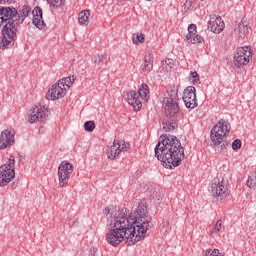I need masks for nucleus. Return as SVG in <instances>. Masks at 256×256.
I'll use <instances>...</instances> for the list:
<instances>
[{
	"mask_svg": "<svg viewBox=\"0 0 256 256\" xmlns=\"http://www.w3.org/2000/svg\"><path fill=\"white\" fill-rule=\"evenodd\" d=\"M110 231L106 233V241L112 247L121 245L123 241L127 245H135L145 239L149 229L153 227L151 216L146 204H139L134 214H129L127 208L112 211L110 214Z\"/></svg>",
	"mask_w": 256,
	"mask_h": 256,
	"instance_id": "nucleus-1",
	"label": "nucleus"
},
{
	"mask_svg": "<svg viewBox=\"0 0 256 256\" xmlns=\"http://www.w3.org/2000/svg\"><path fill=\"white\" fill-rule=\"evenodd\" d=\"M31 15V6L0 7V49H11L15 45L17 33L27 17Z\"/></svg>",
	"mask_w": 256,
	"mask_h": 256,
	"instance_id": "nucleus-2",
	"label": "nucleus"
},
{
	"mask_svg": "<svg viewBox=\"0 0 256 256\" xmlns=\"http://www.w3.org/2000/svg\"><path fill=\"white\" fill-rule=\"evenodd\" d=\"M154 151L155 157L161 161L166 169L179 167L181 161L185 159V149L181 146V141L175 136L162 135Z\"/></svg>",
	"mask_w": 256,
	"mask_h": 256,
	"instance_id": "nucleus-3",
	"label": "nucleus"
},
{
	"mask_svg": "<svg viewBox=\"0 0 256 256\" xmlns=\"http://www.w3.org/2000/svg\"><path fill=\"white\" fill-rule=\"evenodd\" d=\"M231 132V124L225 120H219L210 132V139L220 152L227 151L229 144L225 138Z\"/></svg>",
	"mask_w": 256,
	"mask_h": 256,
	"instance_id": "nucleus-4",
	"label": "nucleus"
},
{
	"mask_svg": "<svg viewBox=\"0 0 256 256\" xmlns=\"http://www.w3.org/2000/svg\"><path fill=\"white\" fill-rule=\"evenodd\" d=\"M164 115L173 119V117H181L179 110V94L177 90H169L163 98Z\"/></svg>",
	"mask_w": 256,
	"mask_h": 256,
	"instance_id": "nucleus-5",
	"label": "nucleus"
},
{
	"mask_svg": "<svg viewBox=\"0 0 256 256\" xmlns=\"http://www.w3.org/2000/svg\"><path fill=\"white\" fill-rule=\"evenodd\" d=\"M141 99L143 101H148L149 99V86L147 84H142L138 89V92L130 91L127 96V102L135 111H140L143 104L141 103Z\"/></svg>",
	"mask_w": 256,
	"mask_h": 256,
	"instance_id": "nucleus-6",
	"label": "nucleus"
},
{
	"mask_svg": "<svg viewBox=\"0 0 256 256\" xmlns=\"http://www.w3.org/2000/svg\"><path fill=\"white\" fill-rule=\"evenodd\" d=\"M15 179V156H10L8 161L0 167V187L9 185Z\"/></svg>",
	"mask_w": 256,
	"mask_h": 256,
	"instance_id": "nucleus-7",
	"label": "nucleus"
},
{
	"mask_svg": "<svg viewBox=\"0 0 256 256\" xmlns=\"http://www.w3.org/2000/svg\"><path fill=\"white\" fill-rule=\"evenodd\" d=\"M210 191L217 201L227 199L229 196V186L227 180L223 178H214L210 184Z\"/></svg>",
	"mask_w": 256,
	"mask_h": 256,
	"instance_id": "nucleus-8",
	"label": "nucleus"
},
{
	"mask_svg": "<svg viewBox=\"0 0 256 256\" xmlns=\"http://www.w3.org/2000/svg\"><path fill=\"white\" fill-rule=\"evenodd\" d=\"M47 117H49V108L43 105H34L32 108L28 111L26 120L28 123H43L47 121Z\"/></svg>",
	"mask_w": 256,
	"mask_h": 256,
	"instance_id": "nucleus-9",
	"label": "nucleus"
},
{
	"mask_svg": "<svg viewBox=\"0 0 256 256\" xmlns=\"http://www.w3.org/2000/svg\"><path fill=\"white\" fill-rule=\"evenodd\" d=\"M73 174V164L68 161H62L58 167V178L60 187H65L67 183H69V179H71V175Z\"/></svg>",
	"mask_w": 256,
	"mask_h": 256,
	"instance_id": "nucleus-10",
	"label": "nucleus"
},
{
	"mask_svg": "<svg viewBox=\"0 0 256 256\" xmlns=\"http://www.w3.org/2000/svg\"><path fill=\"white\" fill-rule=\"evenodd\" d=\"M251 57V48L247 46L238 48L234 54L233 60L235 67H243L244 65H248Z\"/></svg>",
	"mask_w": 256,
	"mask_h": 256,
	"instance_id": "nucleus-11",
	"label": "nucleus"
},
{
	"mask_svg": "<svg viewBox=\"0 0 256 256\" xmlns=\"http://www.w3.org/2000/svg\"><path fill=\"white\" fill-rule=\"evenodd\" d=\"M65 95H67V88H63L60 82H56L47 91L46 99L48 101H57V99H63Z\"/></svg>",
	"mask_w": 256,
	"mask_h": 256,
	"instance_id": "nucleus-12",
	"label": "nucleus"
},
{
	"mask_svg": "<svg viewBox=\"0 0 256 256\" xmlns=\"http://www.w3.org/2000/svg\"><path fill=\"white\" fill-rule=\"evenodd\" d=\"M182 99L187 109H195L197 107V93L194 86L185 88Z\"/></svg>",
	"mask_w": 256,
	"mask_h": 256,
	"instance_id": "nucleus-13",
	"label": "nucleus"
},
{
	"mask_svg": "<svg viewBox=\"0 0 256 256\" xmlns=\"http://www.w3.org/2000/svg\"><path fill=\"white\" fill-rule=\"evenodd\" d=\"M129 147V143L125 141L117 142L116 140H114L113 145L107 152L108 159H110L111 161H115V159L119 157L121 151H129Z\"/></svg>",
	"mask_w": 256,
	"mask_h": 256,
	"instance_id": "nucleus-14",
	"label": "nucleus"
},
{
	"mask_svg": "<svg viewBox=\"0 0 256 256\" xmlns=\"http://www.w3.org/2000/svg\"><path fill=\"white\" fill-rule=\"evenodd\" d=\"M15 144V130L6 129L0 134V149H9Z\"/></svg>",
	"mask_w": 256,
	"mask_h": 256,
	"instance_id": "nucleus-15",
	"label": "nucleus"
},
{
	"mask_svg": "<svg viewBox=\"0 0 256 256\" xmlns=\"http://www.w3.org/2000/svg\"><path fill=\"white\" fill-rule=\"evenodd\" d=\"M208 29L212 31V33L219 35V33L225 29V22H223L221 17L212 15L210 16V20L208 22Z\"/></svg>",
	"mask_w": 256,
	"mask_h": 256,
	"instance_id": "nucleus-16",
	"label": "nucleus"
},
{
	"mask_svg": "<svg viewBox=\"0 0 256 256\" xmlns=\"http://www.w3.org/2000/svg\"><path fill=\"white\" fill-rule=\"evenodd\" d=\"M186 39L193 45H195V43H204L205 41L202 36L197 34V25L195 24H190L188 26V34L186 35Z\"/></svg>",
	"mask_w": 256,
	"mask_h": 256,
	"instance_id": "nucleus-17",
	"label": "nucleus"
},
{
	"mask_svg": "<svg viewBox=\"0 0 256 256\" xmlns=\"http://www.w3.org/2000/svg\"><path fill=\"white\" fill-rule=\"evenodd\" d=\"M32 13L34 15L33 24L35 27L43 29L45 27V21H43V10L41 7L37 6Z\"/></svg>",
	"mask_w": 256,
	"mask_h": 256,
	"instance_id": "nucleus-18",
	"label": "nucleus"
},
{
	"mask_svg": "<svg viewBox=\"0 0 256 256\" xmlns=\"http://www.w3.org/2000/svg\"><path fill=\"white\" fill-rule=\"evenodd\" d=\"M153 69V54L148 52L144 57V62L141 65V70L144 73H149Z\"/></svg>",
	"mask_w": 256,
	"mask_h": 256,
	"instance_id": "nucleus-19",
	"label": "nucleus"
},
{
	"mask_svg": "<svg viewBox=\"0 0 256 256\" xmlns=\"http://www.w3.org/2000/svg\"><path fill=\"white\" fill-rule=\"evenodd\" d=\"M109 59L107 54H97L94 56V63L100 67V69H103V67L107 66Z\"/></svg>",
	"mask_w": 256,
	"mask_h": 256,
	"instance_id": "nucleus-20",
	"label": "nucleus"
},
{
	"mask_svg": "<svg viewBox=\"0 0 256 256\" xmlns=\"http://www.w3.org/2000/svg\"><path fill=\"white\" fill-rule=\"evenodd\" d=\"M163 130L166 132V133H169L171 131H175L178 127V124L176 123L175 120L173 119H168V120H165L163 123Z\"/></svg>",
	"mask_w": 256,
	"mask_h": 256,
	"instance_id": "nucleus-21",
	"label": "nucleus"
},
{
	"mask_svg": "<svg viewBox=\"0 0 256 256\" xmlns=\"http://www.w3.org/2000/svg\"><path fill=\"white\" fill-rule=\"evenodd\" d=\"M57 82L60 83L62 88L66 89V91H67V89H70L71 85H73V83H75V76H68V77L58 80Z\"/></svg>",
	"mask_w": 256,
	"mask_h": 256,
	"instance_id": "nucleus-22",
	"label": "nucleus"
},
{
	"mask_svg": "<svg viewBox=\"0 0 256 256\" xmlns=\"http://www.w3.org/2000/svg\"><path fill=\"white\" fill-rule=\"evenodd\" d=\"M235 33L240 37H245L249 33V27L243 22H239L235 27Z\"/></svg>",
	"mask_w": 256,
	"mask_h": 256,
	"instance_id": "nucleus-23",
	"label": "nucleus"
},
{
	"mask_svg": "<svg viewBox=\"0 0 256 256\" xmlns=\"http://www.w3.org/2000/svg\"><path fill=\"white\" fill-rule=\"evenodd\" d=\"M89 17H91V12L89 10H84L78 14V21L80 25H89Z\"/></svg>",
	"mask_w": 256,
	"mask_h": 256,
	"instance_id": "nucleus-24",
	"label": "nucleus"
},
{
	"mask_svg": "<svg viewBox=\"0 0 256 256\" xmlns=\"http://www.w3.org/2000/svg\"><path fill=\"white\" fill-rule=\"evenodd\" d=\"M47 3L51 9H61L65 4V0H47Z\"/></svg>",
	"mask_w": 256,
	"mask_h": 256,
	"instance_id": "nucleus-25",
	"label": "nucleus"
},
{
	"mask_svg": "<svg viewBox=\"0 0 256 256\" xmlns=\"http://www.w3.org/2000/svg\"><path fill=\"white\" fill-rule=\"evenodd\" d=\"M132 41L135 45H139V43H145V34L143 33L134 34Z\"/></svg>",
	"mask_w": 256,
	"mask_h": 256,
	"instance_id": "nucleus-26",
	"label": "nucleus"
},
{
	"mask_svg": "<svg viewBox=\"0 0 256 256\" xmlns=\"http://www.w3.org/2000/svg\"><path fill=\"white\" fill-rule=\"evenodd\" d=\"M246 185L249 189H256V173L248 177Z\"/></svg>",
	"mask_w": 256,
	"mask_h": 256,
	"instance_id": "nucleus-27",
	"label": "nucleus"
},
{
	"mask_svg": "<svg viewBox=\"0 0 256 256\" xmlns=\"http://www.w3.org/2000/svg\"><path fill=\"white\" fill-rule=\"evenodd\" d=\"M84 129L85 131H88V133H93V131H95V122L94 121L85 122Z\"/></svg>",
	"mask_w": 256,
	"mask_h": 256,
	"instance_id": "nucleus-28",
	"label": "nucleus"
},
{
	"mask_svg": "<svg viewBox=\"0 0 256 256\" xmlns=\"http://www.w3.org/2000/svg\"><path fill=\"white\" fill-rule=\"evenodd\" d=\"M219 249H207L203 251V256H219Z\"/></svg>",
	"mask_w": 256,
	"mask_h": 256,
	"instance_id": "nucleus-29",
	"label": "nucleus"
},
{
	"mask_svg": "<svg viewBox=\"0 0 256 256\" xmlns=\"http://www.w3.org/2000/svg\"><path fill=\"white\" fill-rule=\"evenodd\" d=\"M189 79L193 85H197L199 83V74L197 72H191Z\"/></svg>",
	"mask_w": 256,
	"mask_h": 256,
	"instance_id": "nucleus-30",
	"label": "nucleus"
},
{
	"mask_svg": "<svg viewBox=\"0 0 256 256\" xmlns=\"http://www.w3.org/2000/svg\"><path fill=\"white\" fill-rule=\"evenodd\" d=\"M241 145H242L241 140L236 139V140L232 143V149H234V151H237V149H241Z\"/></svg>",
	"mask_w": 256,
	"mask_h": 256,
	"instance_id": "nucleus-31",
	"label": "nucleus"
},
{
	"mask_svg": "<svg viewBox=\"0 0 256 256\" xmlns=\"http://www.w3.org/2000/svg\"><path fill=\"white\" fill-rule=\"evenodd\" d=\"M221 231V220H218L213 226L212 233H219Z\"/></svg>",
	"mask_w": 256,
	"mask_h": 256,
	"instance_id": "nucleus-32",
	"label": "nucleus"
},
{
	"mask_svg": "<svg viewBox=\"0 0 256 256\" xmlns=\"http://www.w3.org/2000/svg\"><path fill=\"white\" fill-rule=\"evenodd\" d=\"M1 5H11V3H15V0H0Z\"/></svg>",
	"mask_w": 256,
	"mask_h": 256,
	"instance_id": "nucleus-33",
	"label": "nucleus"
},
{
	"mask_svg": "<svg viewBox=\"0 0 256 256\" xmlns=\"http://www.w3.org/2000/svg\"><path fill=\"white\" fill-rule=\"evenodd\" d=\"M165 63L170 67V69H172L173 68V59H166L165 60Z\"/></svg>",
	"mask_w": 256,
	"mask_h": 256,
	"instance_id": "nucleus-34",
	"label": "nucleus"
},
{
	"mask_svg": "<svg viewBox=\"0 0 256 256\" xmlns=\"http://www.w3.org/2000/svg\"><path fill=\"white\" fill-rule=\"evenodd\" d=\"M109 213H111V209H109V207L104 208L103 214L104 215H109Z\"/></svg>",
	"mask_w": 256,
	"mask_h": 256,
	"instance_id": "nucleus-35",
	"label": "nucleus"
},
{
	"mask_svg": "<svg viewBox=\"0 0 256 256\" xmlns=\"http://www.w3.org/2000/svg\"><path fill=\"white\" fill-rule=\"evenodd\" d=\"M163 227H169V220H166L163 222Z\"/></svg>",
	"mask_w": 256,
	"mask_h": 256,
	"instance_id": "nucleus-36",
	"label": "nucleus"
},
{
	"mask_svg": "<svg viewBox=\"0 0 256 256\" xmlns=\"http://www.w3.org/2000/svg\"><path fill=\"white\" fill-rule=\"evenodd\" d=\"M218 256H223V254L219 253Z\"/></svg>",
	"mask_w": 256,
	"mask_h": 256,
	"instance_id": "nucleus-37",
	"label": "nucleus"
}]
</instances>
